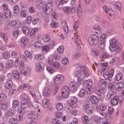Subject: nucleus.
Listing matches in <instances>:
<instances>
[{"mask_svg": "<svg viewBox=\"0 0 124 124\" xmlns=\"http://www.w3.org/2000/svg\"><path fill=\"white\" fill-rule=\"evenodd\" d=\"M80 68L82 71L81 73L79 71L75 72V74H76L75 76L78 77L77 82L79 85L82 84L83 83L84 81L86 80V78L89 75V73L86 70L85 66H81Z\"/></svg>", "mask_w": 124, "mask_h": 124, "instance_id": "f257e3e1", "label": "nucleus"}, {"mask_svg": "<svg viewBox=\"0 0 124 124\" xmlns=\"http://www.w3.org/2000/svg\"><path fill=\"white\" fill-rule=\"evenodd\" d=\"M57 50L59 53H62L64 51V48L63 46H61L57 48Z\"/></svg>", "mask_w": 124, "mask_h": 124, "instance_id": "09e8293b", "label": "nucleus"}, {"mask_svg": "<svg viewBox=\"0 0 124 124\" xmlns=\"http://www.w3.org/2000/svg\"><path fill=\"white\" fill-rule=\"evenodd\" d=\"M108 53L105 52H103L101 54V56L103 59H105L108 57Z\"/></svg>", "mask_w": 124, "mask_h": 124, "instance_id": "774afa93", "label": "nucleus"}, {"mask_svg": "<svg viewBox=\"0 0 124 124\" xmlns=\"http://www.w3.org/2000/svg\"><path fill=\"white\" fill-rule=\"evenodd\" d=\"M13 75L14 78L16 79L19 78V76L18 74V72L16 70H14L13 72Z\"/></svg>", "mask_w": 124, "mask_h": 124, "instance_id": "7c9ffc66", "label": "nucleus"}, {"mask_svg": "<svg viewBox=\"0 0 124 124\" xmlns=\"http://www.w3.org/2000/svg\"><path fill=\"white\" fill-rule=\"evenodd\" d=\"M63 9L64 12L65 13H68L70 11V8L68 7H65Z\"/></svg>", "mask_w": 124, "mask_h": 124, "instance_id": "e2e57ef3", "label": "nucleus"}, {"mask_svg": "<svg viewBox=\"0 0 124 124\" xmlns=\"http://www.w3.org/2000/svg\"><path fill=\"white\" fill-rule=\"evenodd\" d=\"M6 17L9 18H10L11 16L12 15L11 12L9 11H7L4 14Z\"/></svg>", "mask_w": 124, "mask_h": 124, "instance_id": "3c124183", "label": "nucleus"}, {"mask_svg": "<svg viewBox=\"0 0 124 124\" xmlns=\"http://www.w3.org/2000/svg\"><path fill=\"white\" fill-rule=\"evenodd\" d=\"M43 39L44 42H47L50 40L49 36L47 35H44L43 36Z\"/></svg>", "mask_w": 124, "mask_h": 124, "instance_id": "e433bc0d", "label": "nucleus"}, {"mask_svg": "<svg viewBox=\"0 0 124 124\" xmlns=\"http://www.w3.org/2000/svg\"><path fill=\"white\" fill-rule=\"evenodd\" d=\"M31 105L32 106L35 108H37L39 106V103L36 100H34L32 101Z\"/></svg>", "mask_w": 124, "mask_h": 124, "instance_id": "473e14b6", "label": "nucleus"}, {"mask_svg": "<svg viewBox=\"0 0 124 124\" xmlns=\"http://www.w3.org/2000/svg\"><path fill=\"white\" fill-rule=\"evenodd\" d=\"M16 112V110L15 109L12 108H10L6 111V115L8 116H11L15 113Z\"/></svg>", "mask_w": 124, "mask_h": 124, "instance_id": "f8f14e48", "label": "nucleus"}, {"mask_svg": "<svg viewBox=\"0 0 124 124\" xmlns=\"http://www.w3.org/2000/svg\"><path fill=\"white\" fill-rule=\"evenodd\" d=\"M85 109L86 113L88 114H89L92 113L93 112L92 108L91 107H87L85 108Z\"/></svg>", "mask_w": 124, "mask_h": 124, "instance_id": "a19ab883", "label": "nucleus"}, {"mask_svg": "<svg viewBox=\"0 0 124 124\" xmlns=\"http://www.w3.org/2000/svg\"><path fill=\"white\" fill-rule=\"evenodd\" d=\"M30 104V102H25L23 101H21V107L23 108H26L29 106Z\"/></svg>", "mask_w": 124, "mask_h": 124, "instance_id": "4be33fe9", "label": "nucleus"}, {"mask_svg": "<svg viewBox=\"0 0 124 124\" xmlns=\"http://www.w3.org/2000/svg\"><path fill=\"white\" fill-rule=\"evenodd\" d=\"M13 11L14 13L17 14L19 12V6H16L13 8Z\"/></svg>", "mask_w": 124, "mask_h": 124, "instance_id": "c03bdc74", "label": "nucleus"}, {"mask_svg": "<svg viewBox=\"0 0 124 124\" xmlns=\"http://www.w3.org/2000/svg\"><path fill=\"white\" fill-rule=\"evenodd\" d=\"M117 96H115L112 97V99H111V102L112 104L113 105H116L117 104L118 102V99L117 98Z\"/></svg>", "mask_w": 124, "mask_h": 124, "instance_id": "5701e85b", "label": "nucleus"}, {"mask_svg": "<svg viewBox=\"0 0 124 124\" xmlns=\"http://www.w3.org/2000/svg\"><path fill=\"white\" fill-rule=\"evenodd\" d=\"M8 104L7 102H4L1 104V106L0 107L3 110H6Z\"/></svg>", "mask_w": 124, "mask_h": 124, "instance_id": "4c0bfd02", "label": "nucleus"}, {"mask_svg": "<svg viewBox=\"0 0 124 124\" xmlns=\"http://www.w3.org/2000/svg\"><path fill=\"white\" fill-rule=\"evenodd\" d=\"M3 57L4 59H7L10 57V53L8 52H5L3 54Z\"/></svg>", "mask_w": 124, "mask_h": 124, "instance_id": "f704fd0d", "label": "nucleus"}, {"mask_svg": "<svg viewBox=\"0 0 124 124\" xmlns=\"http://www.w3.org/2000/svg\"><path fill=\"white\" fill-rule=\"evenodd\" d=\"M34 46L36 48H40L42 47V45L41 43L38 42H36L34 44Z\"/></svg>", "mask_w": 124, "mask_h": 124, "instance_id": "5fc2aeb1", "label": "nucleus"}, {"mask_svg": "<svg viewBox=\"0 0 124 124\" xmlns=\"http://www.w3.org/2000/svg\"><path fill=\"white\" fill-rule=\"evenodd\" d=\"M32 19V17L30 16H28L26 19V23L27 24L30 23Z\"/></svg>", "mask_w": 124, "mask_h": 124, "instance_id": "6e6d98bb", "label": "nucleus"}, {"mask_svg": "<svg viewBox=\"0 0 124 124\" xmlns=\"http://www.w3.org/2000/svg\"><path fill=\"white\" fill-rule=\"evenodd\" d=\"M85 94V92L84 89L82 88L79 93V96L80 97L84 96Z\"/></svg>", "mask_w": 124, "mask_h": 124, "instance_id": "a18cd8bd", "label": "nucleus"}, {"mask_svg": "<svg viewBox=\"0 0 124 124\" xmlns=\"http://www.w3.org/2000/svg\"><path fill=\"white\" fill-rule=\"evenodd\" d=\"M63 108V105L62 103H60L58 104L56 106V108L58 111L62 109Z\"/></svg>", "mask_w": 124, "mask_h": 124, "instance_id": "ea45409f", "label": "nucleus"}, {"mask_svg": "<svg viewBox=\"0 0 124 124\" xmlns=\"http://www.w3.org/2000/svg\"><path fill=\"white\" fill-rule=\"evenodd\" d=\"M44 65L41 62L38 63L36 65V69L37 71H42L44 69Z\"/></svg>", "mask_w": 124, "mask_h": 124, "instance_id": "4468645a", "label": "nucleus"}, {"mask_svg": "<svg viewBox=\"0 0 124 124\" xmlns=\"http://www.w3.org/2000/svg\"><path fill=\"white\" fill-rule=\"evenodd\" d=\"M37 8L39 9H40L43 6V3L41 0H38L36 1L35 2Z\"/></svg>", "mask_w": 124, "mask_h": 124, "instance_id": "aec40b11", "label": "nucleus"}, {"mask_svg": "<svg viewBox=\"0 0 124 124\" xmlns=\"http://www.w3.org/2000/svg\"><path fill=\"white\" fill-rule=\"evenodd\" d=\"M56 4L59 9H61L62 8V4L60 1H57L56 2Z\"/></svg>", "mask_w": 124, "mask_h": 124, "instance_id": "603ef678", "label": "nucleus"}, {"mask_svg": "<svg viewBox=\"0 0 124 124\" xmlns=\"http://www.w3.org/2000/svg\"><path fill=\"white\" fill-rule=\"evenodd\" d=\"M92 51L95 56H96L98 55L99 54V53L96 49H92Z\"/></svg>", "mask_w": 124, "mask_h": 124, "instance_id": "864d4df0", "label": "nucleus"}, {"mask_svg": "<svg viewBox=\"0 0 124 124\" xmlns=\"http://www.w3.org/2000/svg\"><path fill=\"white\" fill-rule=\"evenodd\" d=\"M90 100L93 103L95 104L97 103L98 102V98L96 96L94 95H92L91 96Z\"/></svg>", "mask_w": 124, "mask_h": 124, "instance_id": "a211bd4d", "label": "nucleus"}, {"mask_svg": "<svg viewBox=\"0 0 124 124\" xmlns=\"http://www.w3.org/2000/svg\"><path fill=\"white\" fill-rule=\"evenodd\" d=\"M101 23L102 26H105V27L107 28L108 27V25L107 23H106L104 20H101Z\"/></svg>", "mask_w": 124, "mask_h": 124, "instance_id": "052dcab7", "label": "nucleus"}, {"mask_svg": "<svg viewBox=\"0 0 124 124\" xmlns=\"http://www.w3.org/2000/svg\"><path fill=\"white\" fill-rule=\"evenodd\" d=\"M104 119V117H101L98 116H94V121L98 123H100L102 122V120Z\"/></svg>", "mask_w": 124, "mask_h": 124, "instance_id": "393cba45", "label": "nucleus"}, {"mask_svg": "<svg viewBox=\"0 0 124 124\" xmlns=\"http://www.w3.org/2000/svg\"><path fill=\"white\" fill-rule=\"evenodd\" d=\"M53 90V87L52 85L47 86L45 88L43 93V95L46 97H47L50 95L52 91Z\"/></svg>", "mask_w": 124, "mask_h": 124, "instance_id": "0eeeda50", "label": "nucleus"}, {"mask_svg": "<svg viewBox=\"0 0 124 124\" xmlns=\"http://www.w3.org/2000/svg\"><path fill=\"white\" fill-rule=\"evenodd\" d=\"M25 54L26 56L30 59L32 58V55L31 53L28 51H26L25 52Z\"/></svg>", "mask_w": 124, "mask_h": 124, "instance_id": "680f3d73", "label": "nucleus"}, {"mask_svg": "<svg viewBox=\"0 0 124 124\" xmlns=\"http://www.w3.org/2000/svg\"><path fill=\"white\" fill-rule=\"evenodd\" d=\"M64 78L62 75H58L56 76L54 80V81L56 84H59L63 80Z\"/></svg>", "mask_w": 124, "mask_h": 124, "instance_id": "9d476101", "label": "nucleus"}, {"mask_svg": "<svg viewBox=\"0 0 124 124\" xmlns=\"http://www.w3.org/2000/svg\"><path fill=\"white\" fill-rule=\"evenodd\" d=\"M82 55V53L81 52H79L76 53L75 54L73 55V57L76 58H78L80 57Z\"/></svg>", "mask_w": 124, "mask_h": 124, "instance_id": "338daca9", "label": "nucleus"}, {"mask_svg": "<svg viewBox=\"0 0 124 124\" xmlns=\"http://www.w3.org/2000/svg\"><path fill=\"white\" fill-rule=\"evenodd\" d=\"M49 100L48 99H44L43 100L42 104L44 107L46 108L48 107L49 104Z\"/></svg>", "mask_w": 124, "mask_h": 124, "instance_id": "412c9836", "label": "nucleus"}, {"mask_svg": "<svg viewBox=\"0 0 124 124\" xmlns=\"http://www.w3.org/2000/svg\"><path fill=\"white\" fill-rule=\"evenodd\" d=\"M82 120L84 124H88L89 119L88 116H85L82 118Z\"/></svg>", "mask_w": 124, "mask_h": 124, "instance_id": "c85d7f7f", "label": "nucleus"}, {"mask_svg": "<svg viewBox=\"0 0 124 124\" xmlns=\"http://www.w3.org/2000/svg\"><path fill=\"white\" fill-rule=\"evenodd\" d=\"M12 81L11 80H9L5 84V86L6 88L9 89L12 86Z\"/></svg>", "mask_w": 124, "mask_h": 124, "instance_id": "b1692460", "label": "nucleus"}, {"mask_svg": "<svg viewBox=\"0 0 124 124\" xmlns=\"http://www.w3.org/2000/svg\"><path fill=\"white\" fill-rule=\"evenodd\" d=\"M69 88L68 87L66 86H63L62 90V96L64 98H66L69 95Z\"/></svg>", "mask_w": 124, "mask_h": 124, "instance_id": "6e6552de", "label": "nucleus"}, {"mask_svg": "<svg viewBox=\"0 0 124 124\" xmlns=\"http://www.w3.org/2000/svg\"><path fill=\"white\" fill-rule=\"evenodd\" d=\"M124 87V84L122 82H119L116 84L115 86V88L116 90L121 91Z\"/></svg>", "mask_w": 124, "mask_h": 124, "instance_id": "ddd939ff", "label": "nucleus"}, {"mask_svg": "<svg viewBox=\"0 0 124 124\" xmlns=\"http://www.w3.org/2000/svg\"><path fill=\"white\" fill-rule=\"evenodd\" d=\"M69 86L70 90L72 91H75L79 87V85L77 84L76 82L72 81L70 83Z\"/></svg>", "mask_w": 124, "mask_h": 124, "instance_id": "1a4fd4ad", "label": "nucleus"}, {"mask_svg": "<svg viewBox=\"0 0 124 124\" xmlns=\"http://www.w3.org/2000/svg\"><path fill=\"white\" fill-rule=\"evenodd\" d=\"M13 65V63L12 60H8L6 61L5 64V67L6 69H9Z\"/></svg>", "mask_w": 124, "mask_h": 124, "instance_id": "dca6fc26", "label": "nucleus"}, {"mask_svg": "<svg viewBox=\"0 0 124 124\" xmlns=\"http://www.w3.org/2000/svg\"><path fill=\"white\" fill-rule=\"evenodd\" d=\"M108 93L112 96V97H114L116 95L115 91L113 90V89L109 90Z\"/></svg>", "mask_w": 124, "mask_h": 124, "instance_id": "13d9d810", "label": "nucleus"}, {"mask_svg": "<svg viewBox=\"0 0 124 124\" xmlns=\"http://www.w3.org/2000/svg\"><path fill=\"white\" fill-rule=\"evenodd\" d=\"M94 29L95 30H96L98 31L99 32H101V28H100L97 25H95L94 26Z\"/></svg>", "mask_w": 124, "mask_h": 124, "instance_id": "0e129e2a", "label": "nucleus"}, {"mask_svg": "<svg viewBox=\"0 0 124 124\" xmlns=\"http://www.w3.org/2000/svg\"><path fill=\"white\" fill-rule=\"evenodd\" d=\"M114 7L119 10H120L121 9V5L120 2H117L115 3V4Z\"/></svg>", "mask_w": 124, "mask_h": 124, "instance_id": "c9c22d12", "label": "nucleus"}, {"mask_svg": "<svg viewBox=\"0 0 124 124\" xmlns=\"http://www.w3.org/2000/svg\"><path fill=\"white\" fill-rule=\"evenodd\" d=\"M123 74L121 73L117 74L115 77V79L116 81H118L122 79Z\"/></svg>", "mask_w": 124, "mask_h": 124, "instance_id": "cd10ccee", "label": "nucleus"}, {"mask_svg": "<svg viewBox=\"0 0 124 124\" xmlns=\"http://www.w3.org/2000/svg\"><path fill=\"white\" fill-rule=\"evenodd\" d=\"M11 25L14 26L15 28H18L21 26L20 23L16 20H14L11 21Z\"/></svg>", "mask_w": 124, "mask_h": 124, "instance_id": "6ab92c4d", "label": "nucleus"}, {"mask_svg": "<svg viewBox=\"0 0 124 124\" xmlns=\"http://www.w3.org/2000/svg\"><path fill=\"white\" fill-rule=\"evenodd\" d=\"M106 86L105 84H101L99 86V88L96 90V93L98 96H100L101 93H105L106 91Z\"/></svg>", "mask_w": 124, "mask_h": 124, "instance_id": "39448f33", "label": "nucleus"}, {"mask_svg": "<svg viewBox=\"0 0 124 124\" xmlns=\"http://www.w3.org/2000/svg\"><path fill=\"white\" fill-rule=\"evenodd\" d=\"M23 101L25 102H30V100L28 97L26 95H24L23 96L22 99L21 101Z\"/></svg>", "mask_w": 124, "mask_h": 124, "instance_id": "37998d69", "label": "nucleus"}, {"mask_svg": "<svg viewBox=\"0 0 124 124\" xmlns=\"http://www.w3.org/2000/svg\"><path fill=\"white\" fill-rule=\"evenodd\" d=\"M112 78H109L107 77L105 79V84L106 85L107 84H109L110 83V82L112 80Z\"/></svg>", "mask_w": 124, "mask_h": 124, "instance_id": "8fccbe9b", "label": "nucleus"}, {"mask_svg": "<svg viewBox=\"0 0 124 124\" xmlns=\"http://www.w3.org/2000/svg\"><path fill=\"white\" fill-rule=\"evenodd\" d=\"M101 65L103 67L102 69L103 71H107L108 68V67L107 65V62H105V63L101 62Z\"/></svg>", "mask_w": 124, "mask_h": 124, "instance_id": "c756f323", "label": "nucleus"}, {"mask_svg": "<svg viewBox=\"0 0 124 124\" xmlns=\"http://www.w3.org/2000/svg\"><path fill=\"white\" fill-rule=\"evenodd\" d=\"M27 117L29 119H34L36 120H39L40 118L39 116L38 115L37 111H31Z\"/></svg>", "mask_w": 124, "mask_h": 124, "instance_id": "20e7f679", "label": "nucleus"}, {"mask_svg": "<svg viewBox=\"0 0 124 124\" xmlns=\"http://www.w3.org/2000/svg\"><path fill=\"white\" fill-rule=\"evenodd\" d=\"M36 57L38 60H41L43 58L44 55L42 54L36 55Z\"/></svg>", "mask_w": 124, "mask_h": 124, "instance_id": "4d7b16f0", "label": "nucleus"}, {"mask_svg": "<svg viewBox=\"0 0 124 124\" xmlns=\"http://www.w3.org/2000/svg\"><path fill=\"white\" fill-rule=\"evenodd\" d=\"M114 71L113 70H111L109 71L108 73V77L109 78H112L113 75Z\"/></svg>", "mask_w": 124, "mask_h": 124, "instance_id": "bf43d9fd", "label": "nucleus"}, {"mask_svg": "<svg viewBox=\"0 0 124 124\" xmlns=\"http://www.w3.org/2000/svg\"><path fill=\"white\" fill-rule=\"evenodd\" d=\"M77 100V98L74 96L71 97V99L69 100V102L70 103V106L72 108H75L77 106L76 102Z\"/></svg>", "mask_w": 124, "mask_h": 124, "instance_id": "9b49d317", "label": "nucleus"}, {"mask_svg": "<svg viewBox=\"0 0 124 124\" xmlns=\"http://www.w3.org/2000/svg\"><path fill=\"white\" fill-rule=\"evenodd\" d=\"M0 36L3 38V40L7 42H8V38L7 35L4 33H0Z\"/></svg>", "mask_w": 124, "mask_h": 124, "instance_id": "a878e982", "label": "nucleus"}, {"mask_svg": "<svg viewBox=\"0 0 124 124\" xmlns=\"http://www.w3.org/2000/svg\"><path fill=\"white\" fill-rule=\"evenodd\" d=\"M118 58L117 56H115L113 58L111 61L110 62V65H113L115 62L118 60Z\"/></svg>", "mask_w": 124, "mask_h": 124, "instance_id": "49530a36", "label": "nucleus"}, {"mask_svg": "<svg viewBox=\"0 0 124 124\" xmlns=\"http://www.w3.org/2000/svg\"><path fill=\"white\" fill-rule=\"evenodd\" d=\"M118 44L117 40L116 39H112L110 41L109 46V50L111 51H114L116 49Z\"/></svg>", "mask_w": 124, "mask_h": 124, "instance_id": "423d86ee", "label": "nucleus"}, {"mask_svg": "<svg viewBox=\"0 0 124 124\" xmlns=\"http://www.w3.org/2000/svg\"><path fill=\"white\" fill-rule=\"evenodd\" d=\"M19 34V30H15L13 31V35L15 38H16L18 36Z\"/></svg>", "mask_w": 124, "mask_h": 124, "instance_id": "58836bf2", "label": "nucleus"}, {"mask_svg": "<svg viewBox=\"0 0 124 124\" xmlns=\"http://www.w3.org/2000/svg\"><path fill=\"white\" fill-rule=\"evenodd\" d=\"M104 36V35H101L100 39L101 41L100 43L102 44H104L105 41L106 40V37Z\"/></svg>", "mask_w": 124, "mask_h": 124, "instance_id": "de8ad7c7", "label": "nucleus"}, {"mask_svg": "<svg viewBox=\"0 0 124 124\" xmlns=\"http://www.w3.org/2000/svg\"><path fill=\"white\" fill-rule=\"evenodd\" d=\"M28 39L27 38L23 37L21 39V46L23 47H24L27 43Z\"/></svg>", "mask_w": 124, "mask_h": 124, "instance_id": "2eb2a0df", "label": "nucleus"}, {"mask_svg": "<svg viewBox=\"0 0 124 124\" xmlns=\"http://www.w3.org/2000/svg\"><path fill=\"white\" fill-rule=\"evenodd\" d=\"M22 31L23 33L26 35H28L30 33V31L28 27H24L23 28Z\"/></svg>", "mask_w": 124, "mask_h": 124, "instance_id": "bb28decb", "label": "nucleus"}, {"mask_svg": "<svg viewBox=\"0 0 124 124\" xmlns=\"http://www.w3.org/2000/svg\"><path fill=\"white\" fill-rule=\"evenodd\" d=\"M17 119L15 118H11L10 119L9 122L10 124H14L15 123V122H16Z\"/></svg>", "mask_w": 124, "mask_h": 124, "instance_id": "69168bd1", "label": "nucleus"}, {"mask_svg": "<svg viewBox=\"0 0 124 124\" xmlns=\"http://www.w3.org/2000/svg\"><path fill=\"white\" fill-rule=\"evenodd\" d=\"M17 110L19 113V114H21L23 115L26 112L25 109L23 108L22 107L21 108H18Z\"/></svg>", "mask_w": 124, "mask_h": 124, "instance_id": "2f4dec72", "label": "nucleus"}, {"mask_svg": "<svg viewBox=\"0 0 124 124\" xmlns=\"http://www.w3.org/2000/svg\"><path fill=\"white\" fill-rule=\"evenodd\" d=\"M19 105V103L18 101L16 100H15L13 101L12 103V108L15 109Z\"/></svg>", "mask_w": 124, "mask_h": 124, "instance_id": "72a5a7b5", "label": "nucleus"}, {"mask_svg": "<svg viewBox=\"0 0 124 124\" xmlns=\"http://www.w3.org/2000/svg\"><path fill=\"white\" fill-rule=\"evenodd\" d=\"M92 86L86 85V86L85 90L86 91V93L87 94H89L91 93V91L92 90Z\"/></svg>", "mask_w": 124, "mask_h": 124, "instance_id": "79ce46f5", "label": "nucleus"}, {"mask_svg": "<svg viewBox=\"0 0 124 124\" xmlns=\"http://www.w3.org/2000/svg\"><path fill=\"white\" fill-rule=\"evenodd\" d=\"M99 38V37L97 35L95 34L91 35L88 38V42L91 45H95L97 43Z\"/></svg>", "mask_w": 124, "mask_h": 124, "instance_id": "f03ea898", "label": "nucleus"}, {"mask_svg": "<svg viewBox=\"0 0 124 124\" xmlns=\"http://www.w3.org/2000/svg\"><path fill=\"white\" fill-rule=\"evenodd\" d=\"M62 28L65 32V33L67 34L68 33V26L66 22L65 21H63L62 23Z\"/></svg>", "mask_w": 124, "mask_h": 124, "instance_id": "f3484780", "label": "nucleus"}, {"mask_svg": "<svg viewBox=\"0 0 124 124\" xmlns=\"http://www.w3.org/2000/svg\"><path fill=\"white\" fill-rule=\"evenodd\" d=\"M53 9V6L50 3H48L43 7V11L46 14H49L52 12Z\"/></svg>", "mask_w": 124, "mask_h": 124, "instance_id": "7ed1b4c3", "label": "nucleus"}]
</instances>
